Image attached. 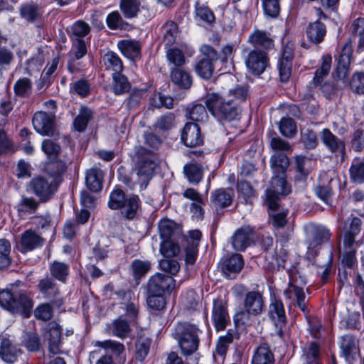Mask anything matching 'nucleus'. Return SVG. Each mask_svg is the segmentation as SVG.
<instances>
[{"mask_svg":"<svg viewBox=\"0 0 364 364\" xmlns=\"http://www.w3.org/2000/svg\"><path fill=\"white\" fill-rule=\"evenodd\" d=\"M248 95L247 85H237L222 96L216 92L208 93L205 103L210 113L220 122L238 120L242 109L240 104Z\"/></svg>","mask_w":364,"mask_h":364,"instance_id":"obj_1","label":"nucleus"},{"mask_svg":"<svg viewBox=\"0 0 364 364\" xmlns=\"http://www.w3.org/2000/svg\"><path fill=\"white\" fill-rule=\"evenodd\" d=\"M271 168L273 176L267 188V197L269 199L272 193H289L290 187L286 181V171L289 165V160L286 154L276 153L271 156Z\"/></svg>","mask_w":364,"mask_h":364,"instance_id":"obj_2","label":"nucleus"},{"mask_svg":"<svg viewBox=\"0 0 364 364\" xmlns=\"http://www.w3.org/2000/svg\"><path fill=\"white\" fill-rule=\"evenodd\" d=\"M264 308V299L259 291H250L245 294L244 310L237 312L233 317L237 325H250L253 319L259 316Z\"/></svg>","mask_w":364,"mask_h":364,"instance_id":"obj_3","label":"nucleus"},{"mask_svg":"<svg viewBox=\"0 0 364 364\" xmlns=\"http://www.w3.org/2000/svg\"><path fill=\"white\" fill-rule=\"evenodd\" d=\"M0 306L12 314H17L29 311L33 302L22 291L6 289L0 291Z\"/></svg>","mask_w":364,"mask_h":364,"instance_id":"obj_4","label":"nucleus"},{"mask_svg":"<svg viewBox=\"0 0 364 364\" xmlns=\"http://www.w3.org/2000/svg\"><path fill=\"white\" fill-rule=\"evenodd\" d=\"M199 328L188 323H178L175 329L176 338L181 350L185 355L193 354L198 349L199 344Z\"/></svg>","mask_w":364,"mask_h":364,"instance_id":"obj_5","label":"nucleus"},{"mask_svg":"<svg viewBox=\"0 0 364 364\" xmlns=\"http://www.w3.org/2000/svg\"><path fill=\"white\" fill-rule=\"evenodd\" d=\"M288 193H272V196L269 199L267 197V191L265 193V204L267 205L269 212V223L275 230L282 229L285 227L287 223L288 210H279V200L281 196H287Z\"/></svg>","mask_w":364,"mask_h":364,"instance_id":"obj_6","label":"nucleus"},{"mask_svg":"<svg viewBox=\"0 0 364 364\" xmlns=\"http://www.w3.org/2000/svg\"><path fill=\"white\" fill-rule=\"evenodd\" d=\"M202 58L195 65L196 73L202 78L209 79L213 73L214 63L218 59L217 51L210 46L203 45L200 47Z\"/></svg>","mask_w":364,"mask_h":364,"instance_id":"obj_7","label":"nucleus"},{"mask_svg":"<svg viewBox=\"0 0 364 364\" xmlns=\"http://www.w3.org/2000/svg\"><path fill=\"white\" fill-rule=\"evenodd\" d=\"M175 287V280L172 277L157 273L148 282V294H169Z\"/></svg>","mask_w":364,"mask_h":364,"instance_id":"obj_8","label":"nucleus"},{"mask_svg":"<svg viewBox=\"0 0 364 364\" xmlns=\"http://www.w3.org/2000/svg\"><path fill=\"white\" fill-rule=\"evenodd\" d=\"M55 114L45 112H37L33 117L35 130L43 136H53L55 131Z\"/></svg>","mask_w":364,"mask_h":364,"instance_id":"obj_9","label":"nucleus"},{"mask_svg":"<svg viewBox=\"0 0 364 364\" xmlns=\"http://www.w3.org/2000/svg\"><path fill=\"white\" fill-rule=\"evenodd\" d=\"M211 319L217 331H223L230 323L227 306L222 299L213 301Z\"/></svg>","mask_w":364,"mask_h":364,"instance_id":"obj_10","label":"nucleus"},{"mask_svg":"<svg viewBox=\"0 0 364 364\" xmlns=\"http://www.w3.org/2000/svg\"><path fill=\"white\" fill-rule=\"evenodd\" d=\"M268 59L266 53L257 50L250 52L245 58L247 69L255 75L262 73L267 66Z\"/></svg>","mask_w":364,"mask_h":364,"instance_id":"obj_11","label":"nucleus"},{"mask_svg":"<svg viewBox=\"0 0 364 364\" xmlns=\"http://www.w3.org/2000/svg\"><path fill=\"white\" fill-rule=\"evenodd\" d=\"M201 238V232L198 230H194L188 232V235L184 237L187 242L185 247V261L187 264H193L198 256V247Z\"/></svg>","mask_w":364,"mask_h":364,"instance_id":"obj_12","label":"nucleus"},{"mask_svg":"<svg viewBox=\"0 0 364 364\" xmlns=\"http://www.w3.org/2000/svg\"><path fill=\"white\" fill-rule=\"evenodd\" d=\"M28 188L42 200L49 199L53 192L51 182L43 176L34 177L31 181Z\"/></svg>","mask_w":364,"mask_h":364,"instance_id":"obj_13","label":"nucleus"},{"mask_svg":"<svg viewBox=\"0 0 364 364\" xmlns=\"http://www.w3.org/2000/svg\"><path fill=\"white\" fill-rule=\"evenodd\" d=\"M181 140L186 146H197L203 143L200 129L196 123L188 122L181 132Z\"/></svg>","mask_w":364,"mask_h":364,"instance_id":"obj_14","label":"nucleus"},{"mask_svg":"<svg viewBox=\"0 0 364 364\" xmlns=\"http://www.w3.org/2000/svg\"><path fill=\"white\" fill-rule=\"evenodd\" d=\"M60 336L61 328L55 322L48 324L44 333V338L48 343V350L53 354L60 353Z\"/></svg>","mask_w":364,"mask_h":364,"instance_id":"obj_15","label":"nucleus"},{"mask_svg":"<svg viewBox=\"0 0 364 364\" xmlns=\"http://www.w3.org/2000/svg\"><path fill=\"white\" fill-rule=\"evenodd\" d=\"M156 168V163L150 155L140 158L136 166V174L139 182L141 184L147 183L153 176Z\"/></svg>","mask_w":364,"mask_h":364,"instance_id":"obj_16","label":"nucleus"},{"mask_svg":"<svg viewBox=\"0 0 364 364\" xmlns=\"http://www.w3.org/2000/svg\"><path fill=\"white\" fill-rule=\"evenodd\" d=\"M22 350L13 344L9 338H3L0 343V358L7 363H14L18 360Z\"/></svg>","mask_w":364,"mask_h":364,"instance_id":"obj_17","label":"nucleus"},{"mask_svg":"<svg viewBox=\"0 0 364 364\" xmlns=\"http://www.w3.org/2000/svg\"><path fill=\"white\" fill-rule=\"evenodd\" d=\"M158 229L162 241L177 240L181 235L180 227L173 220L166 218L159 221Z\"/></svg>","mask_w":364,"mask_h":364,"instance_id":"obj_18","label":"nucleus"},{"mask_svg":"<svg viewBox=\"0 0 364 364\" xmlns=\"http://www.w3.org/2000/svg\"><path fill=\"white\" fill-rule=\"evenodd\" d=\"M321 139L324 146L332 153L345 154V143L335 136L328 129H323L321 132Z\"/></svg>","mask_w":364,"mask_h":364,"instance_id":"obj_19","label":"nucleus"},{"mask_svg":"<svg viewBox=\"0 0 364 364\" xmlns=\"http://www.w3.org/2000/svg\"><path fill=\"white\" fill-rule=\"evenodd\" d=\"M253 232V229L250 226L238 229L232 237L233 248L237 251L245 250L251 243Z\"/></svg>","mask_w":364,"mask_h":364,"instance_id":"obj_20","label":"nucleus"},{"mask_svg":"<svg viewBox=\"0 0 364 364\" xmlns=\"http://www.w3.org/2000/svg\"><path fill=\"white\" fill-rule=\"evenodd\" d=\"M134 323L133 320L127 321L124 316H120L112 321L108 328L112 335L124 339L129 336Z\"/></svg>","mask_w":364,"mask_h":364,"instance_id":"obj_21","label":"nucleus"},{"mask_svg":"<svg viewBox=\"0 0 364 364\" xmlns=\"http://www.w3.org/2000/svg\"><path fill=\"white\" fill-rule=\"evenodd\" d=\"M268 316L277 326L282 327L286 323L285 310L280 299L276 298L271 299L268 309Z\"/></svg>","mask_w":364,"mask_h":364,"instance_id":"obj_22","label":"nucleus"},{"mask_svg":"<svg viewBox=\"0 0 364 364\" xmlns=\"http://www.w3.org/2000/svg\"><path fill=\"white\" fill-rule=\"evenodd\" d=\"M244 262L240 254H233L227 258L222 264V270L228 279H233L243 267Z\"/></svg>","mask_w":364,"mask_h":364,"instance_id":"obj_23","label":"nucleus"},{"mask_svg":"<svg viewBox=\"0 0 364 364\" xmlns=\"http://www.w3.org/2000/svg\"><path fill=\"white\" fill-rule=\"evenodd\" d=\"M284 296L286 300L292 303L294 300L296 301L297 306L303 311H307V307L305 304V294L304 289L292 284H289L287 288L284 290Z\"/></svg>","mask_w":364,"mask_h":364,"instance_id":"obj_24","label":"nucleus"},{"mask_svg":"<svg viewBox=\"0 0 364 364\" xmlns=\"http://www.w3.org/2000/svg\"><path fill=\"white\" fill-rule=\"evenodd\" d=\"M274 356L269 346L263 343L254 350L251 364H274Z\"/></svg>","mask_w":364,"mask_h":364,"instance_id":"obj_25","label":"nucleus"},{"mask_svg":"<svg viewBox=\"0 0 364 364\" xmlns=\"http://www.w3.org/2000/svg\"><path fill=\"white\" fill-rule=\"evenodd\" d=\"M43 239L36 232L28 230L24 232L21 237V251L25 252L31 251L35 248L41 246Z\"/></svg>","mask_w":364,"mask_h":364,"instance_id":"obj_26","label":"nucleus"},{"mask_svg":"<svg viewBox=\"0 0 364 364\" xmlns=\"http://www.w3.org/2000/svg\"><path fill=\"white\" fill-rule=\"evenodd\" d=\"M350 47L345 45L338 59L336 75L340 80H344L348 75L350 63Z\"/></svg>","mask_w":364,"mask_h":364,"instance_id":"obj_27","label":"nucleus"},{"mask_svg":"<svg viewBox=\"0 0 364 364\" xmlns=\"http://www.w3.org/2000/svg\"><path fill=\"white\" fill-rule=\"evenodd\" d=\"M299 363L300 364H321L318 346L311 343L303 347Z\"/></svg>","mask_w":364,"mask_h":364,"instance_id":"obj_28","label":"nucleus"},{"mask_svg":"<svg viewBox=\"0 0 364 364\" xmlns=\"http://www.w3.org/2000/svg\"><path fill=\"white\" fill-rule=\"evenodd\" d=\"M140 199L137 195H127L125 203L119 208L122 215L127 219H133L140 207Z\"/></svg>","mask_w":364,"mask_h":364,"instance_id":"obj_29","label":"nucleus"},{"mask_svg":"<svg viewBox=\"0 0 364 364\" xmlns=\"http://www.w3.org/2000/svg\"><path fill=\"white\" fill-rule=\"evenodd\" d=\"M102 171L97 168H92L86 172V186L91 191H99L102 189Z\"/></svg>","mask_w":364,"mask_h":364,"instance_id":"obj_30","label":"nucleus"},{"mask_svg":"<svg viewBox=\"0 0 364 364\" xmlns=\"http://www.w3.org/2000/svg\"><path fill=\"white\" fill-rule=\"evenodd\" d=\"M117 46L122 53L127 58L134 60L140 55L141 46L136 41L122 40L118 42Z\"/></svg>","mask_w":364,"mask_h":364,"instance_id":"obj_31","label":"nucleus"},{"mask_svg":"<svg viewBox=\"0 0 364 364\" xmlns=\"http://www.w3.org/2000/svg\"><path fill=\"white\" fill-rule=\"evenodd\" d=\"M232 196V190L220 188L211 193L210 200L216 208H225L231 204Z\"/></svg>","mask_w":364,"mask_h":364,"instance_id":"obj_32","label":"nucleus"},{"mask_svg":"<svg viewBox=\"0 0 364 364\" xmlns=\"http://www.w3.org/2000/svg\"><path fill=\"white\" fill-rule=\"evenodd\" d=\"M326 35L325 25L316 21L310 23L306 28V36L309 40L314 43H319Z\"/></svg>","mask_w":364,"mask_h":364,"instance_id":"obj_33","label":"nucleus"},{"mask_svg":"<svg viewBox=\"0 0 364 364\" xmlns=\"http://www.w3.org/2000/svg\"><path fill=\"white\" fill-rule=\"evenodd\" d=\"M21 18L28 22H34L39 19L42 12L39 6L33 3L22 4L19 9Z\"/></svg>","mask_w":364,"mask_h":364,"instance_id":"obj_34","label":"nucleus"},{"mask_svg":"<svg viewBox=\"0 0 364 364\" xmlns=\"http://www.w3.org/2000/svg\"><path fill=\"white\" fill-rule=\"evenodd\" d=\"M349 173L350 178L353 183H364V159H353Z\"/></svg>","mask_w":364,"mask_h":364,"instance_id":"obj_35","label":"nucleus"},{"mask_svg":"<svg viewBox=\"0 0 364 364\" xmlns=\"http://www.w3.org/2000/svg\"><path fill=\"white\" fill-rule=\"evenodd\" d=\"M332 58L330 55H325L322 57L321 67L316 71L313 78V83L315 86H323L321 85L323 79L326 77L331 67Z\"/></svg>","mask_w":364,"mask_h":364,"instance_id":"obj_36","label":"nucleus"},{"mask_svg":"<svg viewBox=\"0 0 364 364\" xmlns=\"http://www.w3.org/2000/svg\"><path fill=\"white\" fill-rule=\"evenodd\" d=\"M140 0H120L119 8L125 18H132L140 11Z\"/></svg>","mask_w":364,"mask_h":364,"instance_id":"obj_37","label":"nucleus"},{"mask_svg":"<svg viewBox=\"0 0 364 364\" xmlns=\"http://www.w3.org/2000/svg\"><path fill=\"white\" fill-rule=\"evenodd\" d=\"M249 42L256 48H270L273 46V41L267 33L256 31L249 37Z\"/></svg>","mask_w":364,"mask_h":364,"instance_id":"obj_38","label":"nucleus"},{"mask_svg":"<svg viewBox=\"0 0 364 364\" xmlns=\"http://www.w3.org/2000/svg\"><path fill=\"white\" fill-rule=\"evenodd\" d=\"M287 252L282 247L276 248L272 252H267L265 257L273 268L284 267L287 259Z\"/></svg>","mask_w":364,"mask_h":364,"instance_id":"obj_39","label":"nucleus"},{"mask_svg":"<svg viewBox=\"0 0 364 364\" xmlns=\"http://www.w3.org/2000/svg\"><path fill=\"white\" fill-rule=\"evenodd\" d=\"M39 291L47 299H53L58 294V288L51 278H44L38 284Z\"/></svg>","mask_w":364,"mask_h":364,"instance_id":"obj_40","label":"nucleus"},{"mask_svg":"<svg viewBox=\"0 0 364 364\" xmlns=\"http://www.w3.org/2000/svg\"><path fill=\"white\" fill-rule=\"evenodd\" d=\"M103 63L107 70L113 73H122L123 65L119 57L114 52L109 51L103 56Z\"/></svg>","mask_w":364,"mask_h":364,"instance_id":"obj_41","label":"nucleus"},{"mask_svg":"<svg viewBox=\"0 0 364 364\" xmlns=\"http://www.w3.org/2000/svg\"><path fill=\"white\" fill-rule=\"evenodd\" d=\"M92 117V112L86 107H82L73 122L74 127L78 132H83Z\"/></svg>","mask_w":364,"mask_h":364,"instance_id":"obj_42","label":"nucleus"},{"mask_svg":"<svg viewBox=\"0 0 364 364\" xmlns=\"http://www.w3.org/2000/svg\"><path fill=\"white\" fill-rule=\"evenodd\" d=\"M113 91L115 95H119L128 92L130 89V83L127 77L121 73H112Z\"/></svg>","mask_w":364,"mask_h":364,"instance_id":"obj_43","label":"nucleus"},{"mask_svg":"<svg viewBox=\"0 0 364 364\" xmlns=\"http://www.w3.org/2000/svg\"><path fill=\"white\" fill-rule=\"evenodd\" d=\"M184 173L191 183L198 184L203 178V170L197 164H186L183 167Z\"/></svg>","mask_w":364,"mask_h":364,"instance_id":"obj_44","label":"nucleus"},{"mask_svg":"<svg viewBox=\"0 0 364 364\" xmlns=\"http://www.w3.org/2000/svg\"><path fill=\"white\" fill-rule=\"evenodd\" d=\"M11 245L4 238L0 239V269L7 268L11 263Z\"/></svg>","mask_w":364,"mask_h":364,"instance_id":"obj_45","label":"nucleus"},{"mask_svg":"<svg viewBox=\"0 0 364 364\" xmlns=\"http://www.w3.org/2000/svg\"><path fill=\"white\" fill-rule=\"evenodd\" d=\"M14 93L20 97H28L32 92V82L28 77L18 79L14 85Z\"/></svg>","mask_w":364,"mask_h":364,"instance_id":"obj_46","label":"nucleus"},{"mask_svg":"<svg viewBox=\"0 0 364 364\" xmlns=\"http://www.w3.org/2000/svg\"><path fill=\"white\" fill-rule=\"evenodd\" d=\"M51 275L60 282H65L69 274V267L64 262L54 261L49 266Z\"/></svg>","mask_w":364,"mask_h":364,"instance_id":"obj_47","label":"nucleus"},{"mask_svg":"<svg viewBox=\"0 0 364 364\" xmlns=\"http://www.w3.org/2000/svg\"><path fill=\"white\" fill-rule=\"evenodd\" d=\"M171 77L172 81L181 87L188 88L191 85L190 75L180 68L173 69L171 71Z\"/></svg>","mask_w":364,"mask_h":364,"instance_id":"obj_48","label":"nucleus"},{"mask_svg":"<svg viewBox=\"0 0 364 364\" xmlns=\"http://www.w3.org/2000/svg\"><path fill=\"white\" fill-rule=\"evenodd\" d=\"M127 198L124 192L119 188H115L109 194L108 206L112 210H119Z\"/></svg>","mask_w":364,"mask_h":364,"instance_id":"obj_49","label":"nucleus"},{"mask_svg":"<svg viewBox=\"0 0 364 364\" xmlns=\"http://www.w3.org/2000/svg\"><path fill=\"white\" fill-rule=\"evenodd\" d=\"M233 334L228 331L225 336H220L215 346V353L224 359L229 345L233 341Z\"/></svg>","mask_w":364,"mask_h":364,"instance_id":"obj_50","label":"nucleus"},{"mask_svg":"<svg viewBox=\"0 0 364 364\" xmlns=\"http://www.w3.org/2000/svg\"><path fill=\"white\" fill-rule=\"evenodd\" d=\"M279 129L282 135L291 138L296 134V126L294 121L289 117L282 118L279 124Z\"/></svg>","mask_w":364,"mask_h":364,"instance_id":"obj_51","label":"nucleus"},{"mask_svg":"<svg viewBox=\"0 0 364 364\" xmlns=\"http://www.w3.org/2000/svg\"><path fill=\"white\" fill-rule=\"evenodd\" d=\"M341 350L346 359H349L351 355L356 351V346L354 338L351 335H345L342 337Z\"/></svg>","mask_w":364,"mask_h":364,"instance_id":"obj_52","label":"nucleus"},{"mask_svg":"<svg viewBox=\"0 0 364 364\" xmlns=\"http://www.w3.org/2000/svg\"><path fill=\"white\" fill-rule=\"evenodd\" d=\"M176 240L161 241L160 252L165 258H170L177 255L180 252L178 245L175 242Z\"/></svg>","mask_w":364,"mask_h":364,"instance_id":"obj_53","label":"nucleus"},{"mask_svg":"<svg viewBox=\"0 0 364 364\" xmlns=\"http://www.w3.org/2000/svg\"><path fill=\"white\" fill-rule=\"evenodd\" d=\"M188 119L195 122H205L208 118L205 107L201 104L193 105L188 111Z\"/></svg>","mask_w":364,"mask_h":364,"instance_id":"obj_54","label":"nucleus"},{"mask_svg":"<svg viewBox=\"0 0 364 364\" xmlns=\"http://www.w3.org/2000/svg\"><path fill=\"white\" fill-rule=\"evenodd\" d=\"M164 41L166 46L172 45L178 34L177 25L173 21L167 22L162 28Z\"/></svg>","mask_w":364,"mask_h":364,"instance_id":"obj_55","label":"nucleus"},{"mask_svg":"<svg viewBox=\"0 0 364 364\" xmlns=\"http://www.w3.org/2000/svg\"><path fill=\"white\" fill-rule=\"evenodd\" d=\"M94 346L102 348L106 350H109L117 355H120L124 350V346L122 343L112 340L95 341L94 343Z\"/></svg>","mask_w":364,"mask_h":364,"instance_id":"obj_56","label":"nucleus"},{"mask_svg":"<svg viewBox=\"0 0 364 364\" xmlns=\"http://www.w3.org/2000/svg\"><path fill=\"white\" fill-rule=\"evenodd\" d=\"M330 232L324 228H320L316 230L313 239L310 241L309 249H315L323 242H326L330 238Z\"/></svg>","mask_w":364,"mask_h":364,"instance_id":"obj_57","label":"nucleus"},{"mask_svg":"<svg viewBox=\"0 0 364 364\" xmlns=\"http://www.w3.org/2000/svg\"><path fill=\"white\" fill-rule=\"evenodd\" d=\"M351 90L357 94H364V73H355L349 83Z\"/></svg>","mask_w":364,"mask_h":364,"instance_id":"obj_58","label":"nucleus"},{"mask_svg":"<svg viewBox=\"0 0 364 364\" xmlns=\"http://www.w3.org/2000/svg\"><path fill=\"white\" fill-rule=\"evenodd\" d=\"M41 149L48 157L55 159L58 156L60 151V146L56 142L50 139H45L42 142Z\"/></svg>","mask_w":364,"mask_h":364,"instance_id":"obj_59","label":"nucleus"},{"mask_svg":"<svg viewBox=\"0 0 364 364\" xmlns=\"http://www.w3.org/2000/svg\"><path fill=\"white\" fill-rule=\"evenodd\" d=\"M301 140L304 146L308 149H313L318 144L316 133L309 129L301 131Z\"/></svg>","mask_w":364,"mask_h":364,"instance_id":"obj_60","label":"nucleus"},{"mask_svg":"<svg viewBox=\"0 0 364 364\" xmlns=\"http://www.w3.org/2000/svg\"><path fill=\"white\" fill-rule=\"evenodd\" d=\"M173 98L169 96L163 95L161 94L154 95L150 101V104L153 107L159 108L161 107H165L168 109H171L173 105Z\"/></svg>","mask_w":364,"mask_h":364,"instance_id":"obj_61","label":"nucleus"},{"mask_svg":"<svg viewBox=\"0 0 364 364\" xmlns=\"http://www.w3.org/2000/svg\"><path fill=\"white\" fill-rule=\"evenodd\" d=\"M195 8L196 15L200 20L208 23H210L214 20L215 17L213 13L205 5L196 2Z\"/></svg>","mask_w":364,"mask_h":364,"instance_id":"obj_62","label":"nucleus"},{"mask_svg":"<svg viewBox=\"0 0 364 364\" xmlns=\"http://www.w3.org/2000/svg\"><path fill=\"white\" fill-rule=\"evenodd\" d=\"M151 264L148 261L135 259L132 263V269L134 277L140 278L146 274L150 269Z\"/></svg>","mask_w":364,"mask_h":364,"instance_id":"obj_63","label":"nucleus"},{"mask_svg":"<svg viewBox=\"0 0 364 364\" xmlns=\"http://www.w3.org/2000/svg\"><path fill=\"white\" fill-rule=\"evenodd\" d=\"M262 6L265 14L270 17H277L279 14V0H262Z\"/></svg>","mask_w":364,"mask_h":364,"instance_id":"obj_64","label":"nucleus"}]
</instances>
